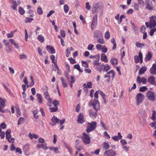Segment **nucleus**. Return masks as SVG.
<instances>
[{"mask_svg": "<svg viewBox=\"0 0 156 156\" xmlns=\"http://www.w3.org/2000/svg\"><path fill=\"white\" fill-rule=\"evenodd\" d=\"M137 48H142L145 46V44L143 43H140L139 41H137L135 44Z\"/></svg>", "mask_w": 156, "mask_h": 156, "instance_id": "obj_31", "label": "nucleus"}, {"mask_svg": "<svg viewBox=\"0 0 156 156\" xmlns=\"http://www.w3.org/2000/svg\"><path fill=\"white\" fill-rule=\"evenodd\" d=\"M61 81L63 87L64 88L66 87H67V83L66 82V81L62 77L61 78Z\"/></svg>", "mask_w": 156, "mask_h": 156, "instance_id": "obj_37", "label": "nucleus"}, {"mask_svg": "<svg viewBox=\"0 0 156 156\" xmlns=\"http://www.w3.org/2000/svg\"><path fill=\"white\" fill-rule=\"evenodd\" d=\"M101 51L102 52L106 53L108 49L105 46L103 45V47L102 48Z\"/></svg>", "mask_w": 156, "mask_h": 156, "instance_id": "obj_58", "label": "nucleus"}, {"mask_svg": "<svg viewBox=\"0 0 156 156\" xmlns=\"http://www.w3.org/2000/svg\"><path fill=\"white\" fill-rule=\"evenodd\" d=\"M83 87L87 88H91L92 87V83L91 82H88L87 84L84 83L83 85Z\"/></svg>", "mask_w": 156, "mask_h": 156, "instance_id": "obj_34", "label": "nucleus"}, {"mask_svg": "<svg viewBox=\"0 0 156 156\" xmlns=\"http://www.w3.org/2000/svg\"><path fill=\"white\" fill-rule=\"evenodd\" d=\"M111 42L113 44V46L112 47V49L114 50L115 49L116 46V42L114 38H113L111 40Z\"/></svg>", "mask_w": 156, "mask_h": 156, "instance_id": "obj_40", "label": "nucleus"}, {"mask_svg": "<svg viewBox=\"0 0 156 156\" xmlns=\"http://www.w3.org/2000/svg\"><path fill=\"white\" fill-rule=\"evenodd\" d=\"M89 114L90 116L92 118H96L97 116V113L94 112L92 110H90L89 111Z\"/></svg>", "mask_w": 156, "mask_h": 156, "instance_id": "obj_23", "label": "nucleus"}, {"mask_svg": "<svg viewBox=\"0 0 156 156\" xmlns=\"http://www.w3.org/2000/svg\"><path fill=\"white\" fill-rule=\"evenodd\" d=\"M5 51L7 53H9L12 51L11 47L10 46L6 47L5 48Z\"/></svg>", "mask_w": 156, "mask_h": 156, "instance_id": "obj_45", "label": "nucleus"}, {"mask_svg": "<svg viewBox=\"0 0 156 156\" xmlns=\"http://www.w3.org/2000/svg\"><path fill=\"white\" fill-rule=\"evenodd\" d=\"M19 12L21 15H23L25 13V11L21 7L19 8Z\"/></svg>", "mask_w": 156, "mask_h": 156, "instance_id": "obj_54", "label": "nucleus"}, {"mask_svg": "<svg viewBox=\"0 0 156 156\" xmlns=\"http://www.w3.org/2000/svg\"><path fill=\"white\" fill-rule=\"evenodd\" d=\"M38 101L39 104H41L42 103V98L41 94L37 93V94Z\"/></svg>", "mask_w": 156, "mask_h": 156, "instance_id": "obj_24", "label": "nucleus"}, {"mask_svg": "<svg viewBox=\"0 0 156 156\" xmlns=\"http://www.w3.org/2000/svg\"><path fill=\"white\" fill-rule=\"evenodd\" d=\"M86 8L88 10H89L91 8V6L89 2H87L85 4Z\"/></svg>", "mask_w": 156, "mask_h": 156, "instance_id": "obj_61", "label": "nucleus"}, {"mask_svg": "<svg viewBox=\"0 0 156 156\" xmlns=\"http://www.w3.org/2000/svg\"><path fill=\"white\" fill-rule=\"evenodd\" d=\"M138 4L140 5V6H141L144 5V2L143 0H138Z\"/></svg>", "mask_w": 156, "mask_h": 156, "instance_id": "obj_63", "label": "nucleus"}, {"mask_svg": "<svg viewBox=\"0 0 156 156\" xmlns=\"http://www.w3.org/2000/svg\"><path fill=\"white\" fill-rule=\"evenodd\" d=\"M24 119L22 117H20L19 118V119L18 121V123H17L18 125H20L23 124L24 122Z\"/></svg>", "mask_w": 156, "mask_h": 156, "instance_id": "obj_42", "label": "nucleus"}, {"mask_svg": "<svg viewBox=\"0 0 156 156\" xmlns=\"http://www.w3.org/2000/svg\"><path fill=\"white\" fill-rule=\"evenodd\" d=\"M135 62L136 63H138L140 61L141 64L143 62V55L141 52L139 53V55H135L134 57Z\"/></svg>", "mask_w": 156, "mask_h": 156, "instance_id": "obj_7", "label": "nucleus"}, {"mask_svg": "<svg viewBox=\"0 0 156 156\" xmlns=\"http://www.w3.org/2000/svg\"><path fill=\"white\" fill-rule=\"evenodd\" d=\"M110 62L112 65H116L118 64L117 60L115 58H112L110 60Z\"/></svg>", "mask_w": 156, "mask_h": 156, "instance_id": "obj_38", "label": "nucleus"}, {"mask_svg": "<svg viewBox=\"0 0 156 156\" xmlns=\"http://www.w3.org/2000/svg\"><path fill=\"white\" fill-rule=\"evenodd\" d=\"M122 137L120 133H118L117 136H115L112 137V139L115 141H118L119 139H122Z\"/></svg>", "mask_w": 156, "mask_h": 156, "instance_id": "obj_19", "label": "nucleus"}, {"mask_svg": "<svg viewBox=\"0 0 156 156\" xmlns=\"http://www.w3.org/2000/svg\"><path fill=\"white\" fill-rule=\"evenodd\" d=\"M148 82L151 84L156 86V78L151 76L148 78Z\"/></svg>", "mask_w": 156, "mask_h": 156, "instance_id": "obj_15", "label": "nucleus"}, {"mask_svg": "<svg viewBox=\"0 0 156 156\" xmlns=\"http://www.w3.org/2000/svg\"><path fill=\"white\" fill-rule=\"evenodd\" d=\"M92 105L96 112L100 108V104L97 100L95 99L94 100Z\"/></svg>", "mask_w": 156, "mask_h": 156, "instance_id": "obj_9", "label": "nucleus"}, {"mask_svg": "<svg viewBox=\"0 0 156 156\" xmlns=\"http://www.w3.org/2000/svg\"><path fill=\"white\" fill-rule=\"evenodd\" d=\"M146 96L148 99L154 101L155 99L154 93L151 90L148 91L146 94Z\"/></svg>", "mask_w": 156, "mask_h": 156, "instance_id": "obj_6", "label": "nucleus"}, {"mask_svg": "<svg viewBox=\"0 0 156 156\" xmlns=\"http://www.w3.org/2000/svg\"><path fill=\"white\" fill-rule=\"evenodd\" d=\"M101 60L102 61H104L105 62H108L106 56L104 53L101 54Z\"/></svg>", "mask_w": 156, "mask_h": 156, "instance_id": "obj_28", "label": "nucleus"}, {"mask_svg": "<svg viewBox=\"0 0 156 156\" xmlns=\"http://www.w3.org/2000/svg\"><path fill=\"white\" fill-rule=\"evenodd\" d=\"M47 100V105L50 107L51 106L52 104L51 99V98Z\"/></svg>", "mask_w": 156, "mask_h": 156, "instance_id": "obj_46", "label": "nucleus"}, {"mask_svg": "<svg viewBox=\"0 0 156 156\" xmlns=\"http://www.w3.org/2000/svg\"><path fill=\"white\" fill-rule=\"evenodd\" d=\"M38 40L41 43L44 42V37L41 35H39L37 37Z\"/></svg>", "mask_w": 156, "mask_h": 156, "instance_id": "obj_43", "label": "nucleus"}, {"mask_svg": "<svg viewBox=\"0 0 156 156\" xmlns=\"http://www.w3.org/2000/svg\"><path fill=\"white\" fill-rule=\"evenodd\" d=\"M77 122L78 123L81 124L84 122V116L82 114L80 113L79 114L77 119Z\"/></svg>", "mask_w": 156, "mask_h": 156, "instance_id": "obj_16", "label": "nucleus"}, {"mask_svg": "<svg viewBox=\"0 0 156 156\" xmlns=\"http://www.w3.org/2000/svg\"><path fill=\"white\" fill-rule=\"evenodd\" d=\"M102 147L103 150H107L109 148L110 145L108 142H104L102 144Z\"/></svg>", "mask_w": 156, "mask_h": 156, "instance_id": "obj_22", "label": "nucleus"}, {"mask_svg": "<svg viewBox=\"0 0 156 156\" xmlns=\"http://www.w3.org/2000/svg\"><path fill=\"white\" fill-rule=\"evenodd\" d=\"M46 48L48 52L51 54H55V50L53 47L50 45H47Z\"/></svg>", "mask_w": 156, "mask_h": 156, "instance_id": "obj_14", "label": "nucleus"}, {"mask_svg": "<svg viewBox=\"0 0 156 156\" xmlns=\"http://www.w3.org/2000/svg\"><path fill=\"white\" fill-rule=\"evenodd\" d=\"M156 31V28H154L152 29H151V30L150 32V35L151 36H152L154 32Z\"/></svg>", "mask_w": 156, "mask_h": 156, "instance_id": "obj_56", "label": "nucleus"}, {"mask_svg": "<svg viewBox=\"0 0 156 156\" xmlns=\"http://www.w3.org/2000/svg\"><path fill=\"white\" fill-rule=\"evenodd\" d=\"M74 68L77 69L81 73L83 72V70L80 69V67L79 65L76 64L74 66Z\"/></svg>", "mask_w": 156, "mask_h": 156, "instance_id": "obj_47", "label": "nucleus"}, {"mask_svg": "<svg viewBox=\"0 0 156 156\" xmlns=\"http://www.w3.org/2000/svg\"><path fill=\"white\" fill-rule=\"evenodd\" d=\"M16 116L17 117H19L20 115L21 112L20 109L18 108H16Z\"/></svg>", "mask_w": 156, "mask_h": 156, "instance_id": "obj_55", "label": "nucleus"}, {"mask_svg": "<svg viewBox=\"0 0 156 156\" xmlns=\"http://www.w3.org/2000/svg\"><path fill=\"white\" fill-rule=\"evenodd\" d=\"M97 24V16L96 14L94 16L93 18V20L91 25V29L92 30L94 29Z\"/></svg>", "mask_w": 156, "mask_h": 156, "instance_id": "obj_8", "label": "nucleus"}, {"mask_svg": "<svg viewBox=\"0 0 156 156\" xmlns=\"http://www.w3.org/2000/svg\"><path fill=\"white\" fill-rule=\"evenodd\" d=\"M49 109L51 112H55L58 110V108L57 107L54 106V107L52 108H50Z\"/></svg>", "mask_w": 156, "mask_h": 156, "instance_id": "obj_44", "label": "nucleus"}, {"mask_svg": "<svg viewBox=\"0 0 156 156\" xmlns=\"http://www.w3.org/2000/svg\"><path fill=\"white\" fill-rule=\"evenodd\" d=\"M107 74L110 77H112L113 79L115 77V73L114 71L112 70L107 73Z\"/></svg>", "mask_w": 156, "mask_h": 156, "instance_id": "obj_33", "label": "nucleus"}, {"mask_svg": "<svg viewBox=\"0 0 156 156\" xmlns=\"http://www.w3.org/2000/svg\"><path fill=\"white\" fill-rule=\"evenodd\" d=\"M122 148L124 151L126 152L128 151L129 150V147L127 146L126 145L122 146Z\"/></svg>", "mask_w": 156, "mask_h": 156, "instance_id": "obj_53", "label": "nucleus"}, {"mask_svg": "<svg viewBox=\"0 0 156 156\" xmlns=\"http://www.w3.org/2000/svg\"><path fill=\"white\" fill-rule=\"evenodd\" d=\"M150 21L149 23L146 22L145 25L147 27L151 28L156 26V16H152L149 17Z\"/></svg>", "mask_w": 156, "mask_h": 156, "instance_id": "obj_2", "label": "nucleus"}, {"mask_svg": "<svg viewBox=\"0 0 156 156\" xmlns=\"http://www.w3.org/2000/svg\"><path fill=\"white\" fill-rule=\"evenodd\" d=\"M75 147L78 151H80L83 149L81 142L79 140H76L75 142Z\"/></svg>", "mask_w": 156, "mask_h": 156, "instance_id": "obj_13", "label": "nucleus"}, {"mask_svg": "<svg viewBox=\"0 0 156 156\" xmlns=\"http://www.w3.org/2000/svg\"><path fill=\"white\" fill-rule=\"evenodd\" d=\"M44 95L45 98L46 99L51 98L49 96L48 93V92L44 93Z\"/></svg>", "mask_w": 156, "mask_h": 156, "instance_id": "obj_60", "label": "nucleus"}, {"mask_svg": "<svg viewBox=\"0 0 156 156\" xmlns=\"http://www.w3.org/2000/svg\"><path fill=\"white\" fill-rule=\"evenodd\" d=\"M59 102L58 101L55 100L52 102V104L54 105V106L57 107V105H59Z\"/></svg>", "mask_w": 156, "mask_h": 156, "instance_id": "obj_64", "label": "nucleus"}, {"mask_svg": "<svg viewBox=\"0 0 156 156\" xmlns=\"http://www.w3.org/2000/svg\"><path fill=\"white\" fill-rule=\"evenodd\" d=\"M64 10L65 13H67L69 10V7L66 4H65L64 6Z\"/></svg>", "mask_w": 156, "mask_h": 156, "instance_id": "obj_51", "label": "nucleus"}, {"mask_svg": "<svg viewBox=\"0 0 156 156\" xmlns=\"http://www.w3.org/2000/svg\"><path fill=\"white\" fill-rule=\"evenodd\" d=\"M104 155L105 156H115L116 153L113 150H107L105 152Z\"/></svg>", "mask_w": 156, "mask_h": 156, "instance_id": "obj_11", "label": "nucleus"}, {"mask_svg": "<svg viewBox=\"0 0 156 156\" xmlns=\"http://www.w3.org/2000/svg\"><path fill=\"white\" fill-rule=\"evenodd\" d=\"M29 136L31 139H33V138L37 139L39 137V136L38 135L34 134H31V133H29Z\"/></svg>", "mask_w": 156, "mask_h": 156, "instance_id": "obj_36", "label": "nucleus"}, {"mask_svg": "<svg viewBox=\"0 0 156 156\" xmlns=\"http://www.w3.org/2000/svg\"><path fill=\"white\" fill-rule=\"evenodd\" d=\"M49 149L53 151L54 152L56 153H59L58 147H49Z\"/></svg>", "mask_w": 156, "mask_h": 156, "instance_id": "obj_39", "label": "nucleus"}, {"mask_svg": "<svg viewBox=\"0 0 156 156\" xmlns=\"http://www.w3.org/2000/svg\"><path fill=\"white\" fill-rule=\"evenodd\" d=\"M24 154L26 155H29L30 154L29 151L30 150V145L27 144L24 146L23 148Z\"/></svg>", "mask_w": 156, "mask_h": 156, "instance_id": "obj_12", "label": "nucleus"}, {"mask_svg": "<svg viewBox=\"0 0 156 156\" xmlns=\"http://www.w3.org/2000/svg\"><path fill=\"white\" fill-rule=\"evenodd\" d=\"M120 143H121L122 146L126 145L127 144V143L124 139H122L120 140Z\"/></svg>", "mask_w": 156, "mask_h": 156, "instance_id": "obj_52", "label": "nucleus"}, {"mask_svg": "<svg viewBox=\"0 0 156 156\" xmlns=\"http://www.w3.org/2000/svg\"><path fill=\"white\" fill-rule=\"evenodd\" d=\"M150 73L153 75H156V64H154L150 69Z\"/></svg>", "mask_w": 156, "mask_h": 156, "instance_id": "obj_18", "label": "nucleus"}, {"mask_svg": "<svg viewBox=\"0 0 156 156\" xmlns=\"http://www.w3.org/2000/svg\"><path fill=\"white\" fill-rule=\"evenodd\" d=\"M6 101V100L5 99L0 98V105L5 107Z\"/></svg>", "mask_w": 156, "mask_h": 156, "instance_id": "obj_29", "label": "nucleus"}, {"mask_svg": "<svg viewBox=\"0 0 156 156\" xmlns=\"http://www.w3.org/2000/svg\"><path fill=\"white\" fill-rule=\"evenodd\" d=\"M94 46L92 44H89L87 46V49L89 51H92L94 50Z\"/></svg>", "mask_w": 156, "mask_h": 156, "instance_id": "obj_49", "label": "nucleus"}, {"mask_svg": "<svg viewBox=\"0 0 156 156\" xmlns=\"http://www.w3.org/2000/svg\"><path fill=\"white\" fill-rule=\"evenodd\" d=\"M100 4H101V5L102 4L101 2H98L93 5L92 10V14H94L97 12V10L98 7L96 5H98Z\"/></svg>", "mask_w": 156, "mask_h": 156, "instance_id": "obj_21", "label": "nucleus"}, {"mask_svg": "<svg viewBox=\"0 0 156 156\" xmlns=\"http://www.w3.org/2000/svg\"><path fill=\"white\" fill-rule=\"evenodd\" d=\"M137 81L139 84L142 83L144 84H146L147 83V80L144 77L140 78L139 76L137 77Z\"/></svg>", "mask_w": 156, "mask_h": 156, "instance_id": "obj_17", "label": "nucleus"}, {"mask_svg": "<svg viewBox=\"0 0 156 156\" xmlns=\"http://www.w3.org/2000/svg\"><path fill=\"white\" fill-rule=\"evenodd\" d=\"M96 47L98 50L101 51L102 48L103 47V45H102L100 44H98L96 45Z\"/></svg>", "mask_w": 156, "mask_h": 156, "instance_id": "obj_50", "label": "nucleus"}, {"mask_svg": "<svg viewBox=\"0 0 156 156\" xmlns=\"http://www.w3.org/2000/svg\"><path fill=\"white\" fill-rule=\"evenodd\" d=\"M144 95L141 93H138L135 97L136 102L137 105H140L143 101Z\"/></svg>", "mask_w": 156, "mask_h": 156, "instance_id": "obj_3", "label": "nucleus"}, {"mask_svg": "<svg viewBox=\"0 0 156 156\" xmlns=\"http://www.w3.org/2000/svg\"><path fill=\"white\" fill-rule=\"evenodd\" d=\"M96 122H92L90 123H88L87 125L86 131L88 133L94 130L96 127Z\"/></svg>", "mask_w": 156, "mask_h": 156, "instance_id": "obj_4", "label": "nucleus"}, {"mask_svg": "<svg viewBox=\"0 0 156 156\" xmlns=\"http://www.w3.org/2000/svg\"><path fill=\"white\" fill-rule=\"evenodd\" d=\"M145 3L146 5V8L149 10L153 9V5L152 2L150 0H145Z\"/></svg>", "mask_w": 156, "mask_h": 156, "instance_id": "obj_10", "label": "nucleus"}, {"mask_svg": "<svg viewBox=\"0 0 156 156\" xmlns=\"http://www.w3.org/2000/svg\"><path fill=\"white\" fill-rule=\"evenodd\" d=\"M147 69V68L146 66H143L140 69L139 71V74L141 75L144 74L146 71Z\"/></svg>", "mask_w": 156, "mask_h": 156, "instance_id": "obj_25", "label": "nucleus"}, {"mask_svg": "<svg viewBox=\"0 0 156 156\" xmlns=\"http://www.w3.org/2000/svg\"><path fill=\"white\" fill-rule=\"evenodd\" d=\"M110 34L109 31H107L105 34L104 37L106 39H108L109 38Z\"/></svg>", "mask_w": 156, "mask_h": 156, "instance_id": "obj_41", "label": "nucleus"}, {"mask_svg": "<svg viewBox=\"0 0 156 156\" xmlns=\"http://www.w3.org/2000/svg\"><path fill=\"white\" fill-rule=\"evenodd\" d=\"M94 39L97 40V42L98 43L102 44L105 43L103 37L102 32L99 30H96L94 31Z\"/></svg>", "mask_w": 156, "mask_h": 156, "instance_id": "obj_1", "label": "nucleus"}, {"mask_svg": "<svg viewBox=\"0 0 156 156\" xmlns=\"http://www.w3.org/2000/svg\"><path fill=\"white\" fill-rule=\"evenodd\" d=\"M19 57L20 59H27V56L24 54H21L19 55Z\"/></svg>", "mask_w": 156, "mask_h": 156, "instance_id": "obj_48", "label": "nucleus"}, {"mask_svg": "<svg viewBox=\"0 0 156 156\" xmlns=\"http://www.w3.org/2000/svg\"><path fill=\"white\" fill-rule=\"evenodd\" d=\"M33 20V18L26 17L25 20V22L27 23L28 22H30Z\"/></svg>", "mask_w": 156, "mask_h": 156, "instance_id": "obj_62", "label": "nucleus"}, {"mask_svg": "<svg viewBox=\"0 0 156 156\" xmlns=\"http://www.w3.org/2000/svg\"><path fill=\"white\" fill-rule=\"evenodd\" d=\"M11 130L10 129H8L6 132V138L7 140H9L11 137Z\"/></svg>", "mask_w": 156, "mask_h": 156, "instance_id": "obj_27", "label": "nucleus"}, {"mask_svg": "<svg viewBox=\"0 0 156 156\" xmlns=\"http://www.w3.org/2000/svg\"><path fill=\"white\" fill-rule=\"evenodd\" d=\"M102 68L104 67V71L107 72L111 69V67L108 64H106L105 65H102L101 66Z\"/></svg>", "mask_w": 156, "mask_h": 156, "instance_id": "obj_30", "label": "nucleus"}, {"mask_svg": "<svg viewBox=\"0 0 156 156\" xmlns=\"http://www.w3.org/2000/svg\"><path fill=\"white\" fill-rule=\"evenodd\" d=\"M82 139L83 142L85 145L89 144L90 143V138L85 133H83L82 136Z\"/></svg>", "mask_w": 156, "mask_h": 156, "instance_id": "obj_5", "label": "nucleus"}, {"mask_svg": "<svg viewBox=\"0 0 156 156\" xmlns=\"http://www.w3.org/2000/svg\"><path fill=\"white\" fill-rule=\"evenodd\" d=\"M37 13L39 15L42 14L43 12L42 9L40 7L37 8Z\"/></svg>", "mask_w": 156, "mask_h": 156, "instance_id": "obj_59", "label": "nucleus"}, {"mask_svg": "<svg viewBox=\"0 0 156 156\" xmlns=\"http://www.w3.org/2000/svg\"><path fill=\"white\" fill-rule=\"evenodd\" d=\"M52 125L53 126L55 125L56 123L59 122V119L56 116H54L51 119Z\"/></svg>", "mask_w": 156, "mask_h": 156, "instance_id": "obj_20", "label": "nucleus"}, {"mask_svg": "<svg viewBox=\"0 0 156 156\" xmlns=\"http://www.w3.org/2000/svg\"><path fill=\"white\" fill-rule=\"evenodd\" d=\"M152 56V53L150 52H148L146 57L145 58V60L146 62H147L149 61L151 58Z\"/></svg>", "mask_w": 156, "mask_h": 156, "instance_id": "obj_26", "label": "nucleus"}, {"mask_svg": "<svg viewBox=\"0 0 156 156\" xmlns=\"http://www.w3.org/2000/svg\"><path fill=\"white\" fill-rule=\"evenodd\" d=\"M153 113L151 119L154 121H156V112L154 110L152 111Z\"/></svg>", "mask_w": 156, "mask_h": 156, "instance_id": "obj_35", "label": "nucleus"}, {"mask_svg": "<svg viewBox=\"0 0 156 156\" xmlns=\"http://www.w3.org/2000/svg\"><path fill=\"white\" fill-rule=\"evenodd\" d=\"M12 5L11 6V7L13 10H16L17 5H19L16 1H12Z\"/></svg>", "mask_w": 156, "mask_h": 156, "instance_id": "obj_32", "label": "nucleus"}, {"mask_svg": "<svg viewBox=\"0 0 156 156\" xmlns=\"http://www.w3.org/2000/svg\"><path fill=\"white\" fill-rule=\"evenodd\" d=\"M147 89V88L145 86L141 87L140 88V92H144Z\"/></svg>", "mask_w": 156, "mask_h": 156, "instance_id": "obj_57", "label": "nucleus"}]
</instances>
